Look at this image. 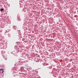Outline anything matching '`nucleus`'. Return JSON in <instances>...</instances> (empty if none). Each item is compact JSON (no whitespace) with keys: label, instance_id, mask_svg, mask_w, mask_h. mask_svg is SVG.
Here are the masks:
<instances>
[{"label":"nucleus","instance_id":"obj_1","mask_svg":"<svg viewBox=\"0 0 78 78\" xmlns=\"http://www.w3.org/2000/svg\"><path fill=\"white\" fill-rule=\"evenodd\" d=\"M0 72L1 73H3V70L2 69H0Z\"/></svg>","mask_w":78,"mask_h":78},{"label":"nucleus","instance_id":"obj_2","mask_svg":"<svg viewBox=\"0 0 78 78\" xmlns=\"http://www.w3.org/2000/svg\"><path fill=\"white\" fill-rule=\"evenodd\" d=\"M3 10H4V9L2 8L1 9H0V11H3Z\"/></svg>","mask_w":78,"mask_h":78},{"label":"nucleus","instance_id":"obj_3","mask_svg":"<svg viewBox=\"0 0 78 78\" xmlns=\"http://www.w3.org/2000/svg\"><path fill=\"white\" fill-rule=\"evenodd\" d=\"M77 12H78V10H77Z\"/></svg>","mask_w":78,"mask_h":78}]
</instances>
